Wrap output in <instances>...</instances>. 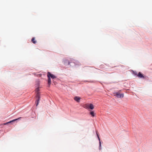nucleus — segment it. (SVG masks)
I'll list each match as a JSON object with an SVG mask.
<instances>
[{
    "mask_svg": "<svg viewBox=\"0 0 152 152\" xmlns=\"http://www.w3.org/2000/svg\"><path fill=\"white\" fill-rule=\"evenodd\" d=\"M114 96H116L118 98H123L124 96L123 94H120L119 92H116L114 93Z\"/></svg>",
    "mask_w": 152,
    "mask_h": 152,
    "instance_id": "1",
    "label": "nucleus"
},
{
    "mask_svg": "<svg viewBox=\"0 0 152 152\" xmlns=\"http://www.w3.org/2000/svg\"><path fill=\"white\" fill-rule=\"evenodd\" d=\"M36 97L37 98V99L36 101V106H37L39 104V101L40 100L39 95L38 92L37 94Z\"/></svg>",
    "mask_w": 152,
    "mask_h": 152,
    "instance_id": "2",
    "label": "nucleus"
},
{
    "mask_svg": "<svg viewBox=\"0 0 152 152\" xmlns=\"http://www.w3.org/2000/svg\"><path fill=\"white\" fill-rule=\"evenodd\" d=\"M47 76H49L50 77H51L52 79H54L56 78V77L54 75L49 72H48Z\"/></svg>",
    "mask_w": 152,
    "mask_h": 152,
    "instance_id": "3",
    "label": "nucleus"
},
{
    "mask_svg": "<svg viewBox=\"0 0 152 152\" xmlns=\"http://www.w3.org/2000/svg\"><path fill=\"white\" fill-rule=\"evenodd\" d=\"M21 118V117H19V118H18L14 119V120H12V121H9L8 122H7V123H4V125H6V124H8L10 123H11L12 122H13L15 121H17L18 120L20 119Z\"/></svg>",
    "mask_w": 152,
    "mask_h": 152,
    "instance_id": "4",
    "label": "nucleus"
},
{
    "mask_svg": "<svg viewBox=\"0 0 152 152\" xmlns=\"http://www.w3.org/2000/svg\"><path fill=\"white\" fill-rule=\"evenodd\" d=\"M137 76L140 78H144V76L140 72H139L137 75Z\"/></svg>",
    "mask_w": 152,
    "mask_h": 152,
    "instance_id": "5",
    "label": "nucleus"
},
{
    "mask_svg": "<svg viewBox=\"0 0 152 152\" xmlns=\"http://www.w3.org/2000/svg\"><path fill=\"white\" fill-rule=\"evenodd\" d=\"M80 99V98L78 96H76L74 98V99L77 102H79Z\"/></svg>",
    "mask_w": 152,
    "mask_h": 152,
    "instance_id": "6",
    "label": "nucleus"
},
{
    "mask_svg": "<svg viewBox=\"0 0 152 152\" xmlns=\"http://www.w3.org/2000/svg\"><path fill=\"white\" fill-rule=\"evenodd\" d=\"M48 77V84L50 86L51 84V79L50 78V77H49L48 76H47Z\"/></svg>",
    "mask_w": 152,
    "mask_h": 152,
    "instance_id": "7",
    "label": "nucleus"
},
{
    "mask_svg": "<svg viewBox=\"0 0 152 152\" xmlns=\"http://www.w3.org/2000/svg\"><path fill=\"white\" fill-rule=\"evenodd\" d=\"M83 107L86 109H88L89 108V104H86L83 106Z\"/></svg>",
    "mask_w": 152,
    "mask_h": 152,
    "instance_id": "8",
    "label": "nucleus"
},
{
    "mask_svg": "<svg viewBox=\"0 0 152 152\" xmlns=\"http://www.w3.org/2000/svg\"><path fill=\"white\" fill-rule=\"evenodd\" d=\"M31 41L34 44H35L36 43V41L35 40V38L34 37L32 38Z\"/></svg>",
    "mask_w": 152,
    "mask_h": 152,
    "instance_id": "9",
    "label": "nucleus"
},
{
    "mask_svg": "<svg viewBox=\"0 0 152 152\" xmlns=\"http://www.w3.org/2000/svg\"><path fill=\"white\" fill-rule=\"evenodd\" d=\"M89 108L91 110H93L94 108V105L91 104H89Z\"/></svg>",
    "mask_w": 152,
    "mask_h": 152,
    "instance_id": "10",
    "label": "nucleus"
},
{
    "mask_svg": "<svg viewBox=\"0 0 152 152\" xmlns=\"http://www.w3.org/2000/svg\"><path fill=\"white\" fill-rule=\"evenodd\" d=\"M90 114L93 117L94 116V111H92L90 113Z\"/></svg>",
    "mask_w": 152,
    "mask_h": 152,
    "instance_id": "11",
    "label": "nucleus"
},
{
    "mask_svg": "<svg viewBox=\"0 0 152 152\" xmlns=\"http://www.w3.org/2000/svg\"><path fill=\"white\" fill-rule=\"evenodd\" d=\"M39 91V88H37L36 89V91L37 92H38Z\"/></svg>",
    "mask_w": 152,
    "mask_h": 152,
    "instance_id": "12",
    "label": "nucleus"
},
{
    "mask_svg": "<svg viewBox=\"0 0 152 152\" xmlns=\"http://www.w3.org/2000/svg\"><path fill=\"white\" fill-rule=\"evenodd\" d=\"M96 134H97V136H98V138H99V135H98V134H97V132H96Z\"/></svg>",
    "mask_w": 152,
    "mask_h": 152,
    "instance_id": "13",
    "label": "nucleus"
},
{
    "mask_svg": "<svg viewBox=\"0 0 152 152\" xmlns=\"http://www.w3.org/2000/svg\"><path fill=\"white\" fill-rule=\"evenodd\" d=\"M68 64L69 65V64H70V62H69L68 61Z\"/></svg>",
    "mask_w": 152,
    "mask_h": 152,
    "instance_id": "14",
    "label": "nucleus"
},
{
    "mask_svg": "<svg viewBox=\"0 0 152 152\" xmlns=\"http://www.w3.org/2000/svg\"><path fill=\"white\" fill-rule=\"evenodd\" d=\"M99 144H100V145H101V142H100V141L99 142Z\"/></svg>",
    "mask_w": 152,
    "mask_h": 152,
    "instance_id": "15",
    "label": "nucleus"
}]
</instances>
